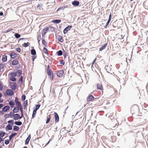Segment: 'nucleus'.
Masks as SVG:
<instances>
[{
  "label": "nucleus",
  "mask_w": 148,
  "mask_h": 148,
  "mask_svg": "<svg viewBox=\"0 0 148 148\" xmlns=\"http://www.w3.org/2000/svg\"><path fill=\"white\" fill-rule=\"evenodd\" d=\"M6 93L7 95H5V94H4V95L5 96H6L7 95L9 96H12L14 94V92L11 89H7L6 90Z\"/></svg>",
  "instance_id": "nucleus-1"
},
{
  "label": "nucleus",
  "mask_w": 148,
  "mask_h": 148,
  "mask_svg": "<svg viewBox=\"0 0 148 148\" xmlns=\"http://www.w3.org/2000/svg\"><path fill=\"white\" fill-rule=\"evenodd\" d=\"M10 88L13 90H15L16 88L17 85L15 82H10Z\"/></svg>",
  "instance_id": "nucleus-2"
},
{
  "label": "nucleus",
  "mask_w": 148,
  "mask_h": 148,
  "mask_svg": "<svg viewBox=\"0 0 148 148\" xmlns=\"http://www.w3.org/2000/svg\"><path fill=\"white\" fill-rule=\"evenodd\" d=\"M64 74V71L63 70H60L56 72L57 75L59 77H62Z\"/></svg>",
  "instance_id": "nucleus-3"
},
{
  "label": "nucleus",
  "mask_w": 148,
  "mask_h": 148,
  "mask_svg": "<svg viewBox=\"0 0 148 148\" xmlns=\"http://www.w3.org/2000/svg\"><path fill=\"white\" fill-rule=\"evenodd\" d=\"M47 73L48 75L50 77V79L51 80L53 79V73L52 70L47 71Z\"/></svg>",
  "instance_id": "nucleus-4"
},
{
  "label": "nucleus",
  "mask_w": 148,
  "mask_h": 148,
  "mask_svg": "<svg viewBox=\"0 0 148 148\" xmlns=\"http://www.w3.org/2000/svg\"><path fill=\"white\" fill-rule=\"evenodd\" d=\"M72 27L70 25H69L66 27L63 30L64 34H66L67 32L69 31Z\"/></svg>",
  "instance_id": "nucleus-5"
},
{
  "label": "nucleus",
  "mask_w": 148,
  "mask_h": 148,
  "mask_svg": "<svg viewBox=\"0 0 148 148\" xmlns=\"http://www.w3.org/2000/svg\"><path fill=\"white\" fill-rule=\"evenodd\" d=\"M12 116L13 117L14 119L15 120L20 119V115L18 114H13Z\"/></svg>",
  "instance_id": "nucleus-6"
},
{
  "label": "nucleus",
  "mask_w": 148,
  "mask_h": 148,
  "mask_svg": "<svg viewBox=\"0 0 148 148\" xmlns=\"http://www.w3.org/2000/svg\"><path fill=\"white\" fill-rule=\"evenodd\" d=\"M56 123H58L59 120V118L58 114L56 112L54 113Z\"/></svg>",
  "instance_id": "nucleus-7"
},
{
  "label": "nucleus",
  "mask_w": 148,
  "mask_h": 148,
  "mask_svg": "<svg viewBox=\"0 0 148 148\" xmlns=\"http://www.w3.org/2000/svg\"><path fill=\"white\" fill-rule=\"evenodd\" d=\"M10 108L9 106H6L3 107L2 109V110L4 112H7L8 110Z\"/></svg>",
  "instance_id": "nucleus-8"
},
{
  "label": "nucleus",
  "mask_w": 148,
  "mask_h": 148,
  "mask_svg": "<svg viewBox=\"0 0 148 148\" xmlns=\"http://www.w3.org/2000/svg\"><path fill=\"white\" fill-rule=\"evenodd\" d=\"M15 101L16 103V106L17 107L21 106V103L18 101V98L17 97H16L15 100Z\"/></svg>",
  "instance_id": "nucleus-9"
},
{
  "label": "nucleus",
  "mask_w": 148,
  "mask_h": 148,
  "mask_svg": "<svg viewBox=\"0 0 148 148\" xmlns=\"http://www.w3.org/2000/svg\"><path fill=\"white\" fill-rule=\"evenodd\" d=\"M79 2L77 1H74L72 2V4L74 6H77L79 5Z\"/></svg>",
  "instance_id": "nucleus-10"
},
{
  "label": "nucleus",
  "mask_w": 148,
  "mask_h": 148,
  "mask_svg": "<svg viewBox=\"0 0 148 148\" xmlns=\"http://www.w3.org/2000/svg\"><path fill=\"white\" fill-rule=\"evenodd\" d=\"M94 97L92 95H89L87 98V101H90L94 99Z\"/></svg>",
  "instance_id": "nucleus-11"
},
{
  "label": "nucleus",
  "mask_w": 148,
  "mask_h": 148,
  "mask_svg": "<svg viewBox=\"0 0 148 148\" xmlns=\"http://www.w3.org/2000/svg\"><path fill=\"white\" fill-rule=\"evenodd\" d=\"M17 56V55L14 52L11 53L10 54V56L11 58L13 59H15Z\"/></svg>",
  "instance_id": "nucleus-12"
},
{
  "label": "nucleus",
  "mask_w": 148,
  "mask_h": 148,
  "mask_svg": "<svg viewBox=\"0 0 148 148\" xmlns=\"http://www.w3.org/2000/svg\"><path fill=\"white\" fill-rule=\"evenodd\" d=\"M7 56L5 55L2 56V60L3 62H5L7 61Z\"/></svg>",
  "instance_id": "nucleus-13"
},
{
  "label": "nucleus",
  "mask_w": 148,
  "mask_h": 148,
  "mask_svg": "<svg viewBox=\"0 0 148 148\" xmlns=\"http://www.w3.org/2000/svg\"><path fill=\"white\" fill-rule=\"evenodd\" d=\"M6 131H7V130H12V126L11 125L9 124L6 126Z\"/></svg>",
  "instance_id": "nucleus-14"
},
{
  "label": "nucleus",
  "mask_w": 148,
  "mask_h": 148,
  "mask_svg": "<svg viewBox=\"0 0 148 148\" xmlns=\"http://www.w3.org/2000/svg\"><path fill=\"white\" fill-rule=\"evenodd\" d=\"M48 30H49V29L47 27L46 28L44 29H43V32L42 33V34L43 37L45 36Z\"/></svg>",
  "instance_id": "nucleus-15"
},
{
  "label": "nucleus",
  "mask_w": 148,
  "mask_h": 148,
  "mask_svg": "<svg viewBox=\"0 0 148 148\" xmlns=\"http://www.w3.org/2000/svg\"><path fill=\"white\" fill-rule=\"evenodd\" d=\"M19 110V107H15L13 109V111L14 113H17L18 112Z\"/></svg>",
  "instance_id": "nucleus-16"
},
{
  "label": "nucleus",
  "mask_w": 148,
  "mask_h": 148,
  "mask_svg": "<svg viewBox=\"0 0 148 148\" xmlns=\"http://www.w3.org/2000/svg\"><path fill=\"white\" fill-rule=\"evenodd\" d=\"M107 43H106L105 44H104L100 48H99V51H102L103 49H105L106 48V47L107 46Z\"/></svg>",
  "instance_id": "nucleus-17"
},
{
  "label": "nucleus",
  "mask_w": 148,
  "mask_h": 148,
  "mask_svg": "<svg viewBox=\"0 0 148 148\" xmlns=\"http://www.w3.org/2000/svg\"><path fill=\"white\" fill-rule=\"evenodd\" d=\"M31 138L30 135H29L27 138L26 139V140L25 141V145L28 144L29 143V142L30 140V139Z\"/></svg>",
  "instance_id": "nucleus-18"
},
{
  "label": "nucleus",
  "mask_w": 148,
  "mask_h": 148,
  "mask_svg": "<svg viewBox=\"0 0 148 148\" xmlns=\"http://www.w3.org/2000/svg\"><path fill=\"white\" fill-rule=\"evenodd\" d=\"M61 22V20L60 19L54 20L52 21V22L53 23L56 24L59 23Z\"/></svg>",
  "instance_id": "nucleus-19"
},
{
  "label": "nucleus",
  "mask_w": 148,
  "mask_h": 148,
  "mask_svg": "<svg viewBox=\"0 0 148 148\" xmlns=\"http://www.w3.org/2000/svg\"><path fill=\"white\" fill-rule=\"evenodd\" d=\"M58 40L59 41L61 42H62L64 41V40L63 39L62 37L60 36H58Z\"/></svg>",
  "instance_id": "nucleus-20"
},
{
  "label": "nucleus",
  "mask_w": 148,
  "mask_h": 148,
  "mask_svg": "<svg viewBox=\"0 0 148 148\" xmlns=\"http://www.w3.org/2000/svg\"><path fill=\"white\" fill-rule=\"evenodd\" d=\"M18 63V61L17 60H14L12 62V64L13 66L17 64Z\"/></svg>",
  "instance_id": "nucleus-21"
},
{
  "label": "nucleus",
  "mask_w": 148,
  "mask_h": 148,
  "mask_svg": "<svg viewBox=\"0 0 148 148\" xmlns=\"http://www.w3.org/2000/svg\"><path fill=\"white\" fill-rule=\"evenodd\" d=\"M22 71L20 70H18L17 72H16V73L18 77H20L21 73Z\"/></svg>",
  "instance_id": "nucleus-22"
},
{
  "label": "nucleus",
  "mask_w": 148,
  "mask_h": 148,
  "mask_svg": "<svg viewBox=\"0 0 148 148\" xmlns=\"http://www.w3.org/2000/svg\"><path fill=\"white\" fill-rule=\"evenodd\" d=\"M17 134V133L16 132H15L14 133H12L11 135H10L9 137V139L10 140H11L12 138V137L16 135Z\"/></svg>",
  "instance_id": "nucleus-23"
},
{
  "label": "nucleus",
  "mask_w": 148,
  "mask_h": 148,
  "mask_svg": "<svg viewBox=\"0 0 148 148\" xmlns=\"http://www.w3.org/2000/svg\"><path fill=\"white\" fill-rule=\"evenodd\" d=\"M31 54L33 56H34L36 55V51L35 49H32L31 50Z\"/></svg>",
  "instance_id": "nucleus-24"
},
{
  "label": "nucleus",
  "mask_w": 148,
  "mask_h": 148,
  "mask_svg": "<svg viewBox=\"0 0 148 148\" xmlns=\"http://www.w3.org/2000/svg\"><path fill=\"white\" fill-rule=\"evenodd\" d=\"M9 104L11 106V107L12 108L14 107L13 106L15 104L14 102L13 101H10L9 102Z\"/></svg>",
  "instance_id": "nucleus-25"
},
{
  "label": "nucleus",
  "mask_w": 148,
  "mask_h": 148,
  "mask_svg": "<svg viewBox=\"0 0 148 148\" xmlns=\"http://www.w3.org/2000/svg\"><path fill=\"white\" fill-rule=\"evenodd\" d=\"M15 124L17 125L20 126L22 124V122L20 121H16L15 122Z\"/></svg>",
  "instance_id": "nucleus-26"
},
{
  "label": "nucleus",
  "mask_w": 148,
  "mask_h": 148,
  "mask_svg": "<svg viewBox=\"0 0 148 148\" xmlns=\"http://www.w3.org/2000/svg\"><path fill=\"white\" fill-rule=\"evenodd\" d=\"M42 44L45 47H47L48 46L47 43L45 41L44 39H42Z\"/></svg>",
  "instance_id": "nucleus-27"
},
{
  "label": "nucleus",
  "mask_w": 148,
  "mask_h": 148,
  "mask_svg": "<svg viewBox=\"0 0 148 148\" xmlns=\"http://www.w3.org/2000/svg\"><path fill=\"white\" fill-rule=\"evenodd\" d=\"M57 54L58 56H61L63 54V52L61 50H60L57 52Z\"/></svg>",
  "instance_id": "nucleus-28"
},
{
  "label": "nucleus",
  "mask_w": 148,
  "mask_h": 148,
  "mask_svg": "<svg viewBox=\"0 0 148 148\" xmlns=\"http://www.w3.org/2000/svg\"><path fill=\"white\" fill-rule=\"evenodd\" d=\"M19 129V127L16 126H14L13 127V130L14 131H18Z\"/></svg>",
  "instance_id": "nucleus-29"
},
{
  "label": "nucleus",
  "mask_w": 148,
  "mask_h": 148,
  "mask_svg": "<svg viewBox=\"0 0 148 148\" xmlns=\"http://www.w3.org/2000/svg\"><path fill=\"white\" fill-rule=\"evenodd\" d=\"M6 134V133L3 132L2 131H0V137H3Z\"/></svg>",
  "instance_id": "nucleus-30"
},
{
  "label": "nucleus",
  "mask_w": 148,
  "mask_h": 148,
  "mask_svg": "<svg viewBox=\"0 0 148 148\" xmlns=\"http://www.w3.org/2000/svg\"><path fill=\"white\" fill-rule=\"evenodd\" d=\"M23 77L22 76H21L18 81V84H19L21 85L22 84L23 82Z\"/></svg>",
  "instance_id": "nucleus-31"
},
{
  "label": "nucleus",
  "mask_w": 148,
  "mask_h": 148,
  "mask_svg": "<svg viewBox=\"0 0 148 148\" xmlns=\"http://www.w3.org/2000/svg\"><path fill=\"white\" fill-rule=\"evenodd\" d=\"M43 51L44 53H45L47 55L48 54V52L47 49L46 48L44 47L43 49Z\"/></svg>",
  "instance_id": "nucleus-32"
},
{
  "label": "nucleus",
  "mask_w": 148,
  "mask_h": 148,
  "mask_svg": "<svg viewBox=\"0 0 148 148\" xmlns=\"http://www.w3.org/2000/svg\"><path fill=\"white\" fill-rule=\"evenodd\" d=\"M97 88L98 89L102 90L103 88L102 85L100 84H97Z\"/></svg>",
  "instance_id": "nucleus-33"
},
{
  "label": "nucleus",
  "mask_w": 148,
  "mask_h": 148,
  "mask_svg": "<svg viewBox=\"0 0 148 148\" xmlns=\"http://www.w3.org/2000/svg\"><path fill=\"white\" fill-rule=\"evenodd\" d=\"M11 77H16L17 75V74L16 72H12L10 74Z\"/></svg>",
  "instance_id": "nucleus-34"
},
{
  "label": "nucleus",
  "mask_w": 148,
  "mask_h": 148,
  "mask_svg": "<svg viewBox=\"0 0 148 148\" xmlns=\"http://www.w3.org/2000/svg\"><path fill=\"white\" fill-rule=\"evenodd\" d=\"M14 36L16 38H18L21 37V35L18 33H15L14 34Z\"/></svg>",
  "instance_id": "nucleus-35"
},
{
  "label": "nucleus",
  "mask_w": 148,
  "mask_h": 148,
  "mask_svg": "<svg viewBox=\"0 0 148 148\" xmlns=\"http://www.w3.org/2000/svg\"><path fill=\"white\" fill-rule=\"evenodd\" d=\"M36 111L35 110H34L33 112V113H32V118H34L35 117V115L36 114Z\"/></svg>",
  "instance_id": "nucleus-36"
},
{
  "label": "nucleus",
  "mask_w": 148,
  "mask_h": 148,
  "mask_svg": "<svg viewBox=\"0 0 148 148\" xmlns=\"http://www.w3.org/2000/svg\"><path fill=\"white\" fill-rule=\"evenodd\" d=\"M10 80L12 82H15L16 80V79L14 77H10Z\"/></svg>",
  "instance_id": "nucleus-37"
},
{
  "label": "nucleus",
  "mask_w": 148,
  "mask_h": 148,
  "mask_svg": "<svg viewBox=\"0 0 148 148\" xmlns=\"http://www.w3.org/2000/svg\"><path fill=\"white\" fill-rule=\"evenodd\" d=\"M50 119H51V116H50V115H49V116L47 117V119L46 122V124H47L49 122Z\"/></svg>",
  "instance_id": "nucleus-38"
},
{
  "label": "nucleus",
  "mask_w": 148,
  "mask_h": 148,
  "mask_svg": "<svg viewBox=\"0 0 148 148\" xmlns=\"http://www.w3.org/2000/svg\"><path fill=\"white\" fill-rule=\"evenodd\" d=\"M41 39V35L40 34H39L38 36L37 40L38 43H39V42Z\"/></svg>",
  "instance_id": "nucleus-39"
},
{
  "label": "nucleus",
  "mask_w": 148,
  "mask_h": 148,
  "mask_svg": "<svg viewBox=\"0 0 148 148\" xmlns=\"http://www.w3.org/2000/svg\"><path fill=\"white\" fill-rule=\"evenodd\" d=\"M63 54L64 58H65L67 56V53L66 51L65 50H63Z\"/></svg>",
  "instance_id": "nucleus-40"
},
{
  "label": "nucleus",
  "mask_w": 148,
  "mask_h": 148,
  "mask_svg": "<svg viewBox=\"0 0 148 148\" xmlns=\"http://www.w3.org/2000/svg\"><path fill=\"white\" fill-rule=\"evenodd\" d=\"M40 106V104L36 105L35 109H34V110H35L36 111H37V110L39 109Z\"/></svg>",
  "instance_id": "nucleus-41"
},
{
  "label": "nucleus",
  "mask_w": 148,
  "mask_h": 148,
  "mask_svg": "<svg viewBox=\"0 0 148 148\" xmlns=\"http://www.w3.org/2000/svg\"><path fill=\"white\" fill-rule=\"evenodd\" d=\"M14 114V113H13L12 112H10V113L8 114H5V116H12L13 114Z\"/></svg>",
  "instance_id": "nucleus-42"
},
{
  "label": "nucleus",
  "mask_w": 148,
  "mask_h": 148,
  "mask_svg": "<svg viewBox=\"0 0 148 148\" xmlns=\"http://www.w3.org/2000/svg\"><path fill=\"white\" fill-rule=\"evenodd\" d=\"M8 123L9 124H11L12 125L14 124V121L12 120H10L8 121Z\"/></svg>",
  "instance_id": "nucleus-43"
},
{
  "label": "nucleus",
  "mask_w": 148,
  "mask_h": 148,
  "mask_svg": "<svg viewBox=\"0 0 148 148\" xmlns=\"http://www.w3.org/2000/svg\"><path fill=\"white\" fill-rule=\"evenodd\" d=\"M10 139H6L5 140L4 142L5 144L6 145H7L9 144L10 143Z\"/></svg>",
  "instance_id": "nucleus-44"
},
{
  "label": "nucleus",
  "mask_w": 148,
  "mask_h": 148,
  "mask_svg": "<svg viewBox=\"0 0 148 148\" xmlns=\"http://www.w3.org/2000/svg\"><path fill=\"white\" fill-rule=\"evenodd\" d=\"M29 45V42L24 43L23 44V46L25 47H27Z\"/></svg>",
  "instance_id": "nucleus-45"
},
{
  "label": "nucleus",
  "mask_w": 148,
  "mask_h": 148,
  "mask_svg": "<svg viewBox=\"0 0 148 148\" xmlns=\"http://www.w3.org/2000/svg\"><path fill=\"white\" fill-rule=\"evenodd\" d=\"M22 99L23 101H24L26 99V96L24 94L22 96Z\"/></svg>",
  "instance_id": "nucleus-46"
},
{
  "label": "nucleus",
  "mask_w": 148,
  "mask_h": 148,
  "mask_svg": "<svg viewBox=\"0 0 148 148\" xmlns=\"http://www.w3.org/2000/svg\"><path fill=\"white\" fill-rule=\"evenodd\" d=\"M27 100H26L25 101H24L23 103V104L24 105V106L25 107H25L27 105Z\"/></svg>",
  "instance_id": "nucleus-47"
},
{
  "label": "nucleus",
  "mask_w": 148,
  "mask_h": 148,
  "mask_svg": "<svg viewBox=\"0 0 148 148\" xmlns=\"http://www.w3.org/2000/svg\"><path fill=\"white\" fill-rule=\"evenodd\" d=\"M4 67V64L3 63H1L0 64V67L1 68H3Z\"/></svg>",
  "instance_id": "nucleus-48"
},
{
  "label": "nucleus",
  "mask_w": 148,
  "mask_h": 148,
  "mask_svg": "<svg viewBox=\"0 0 148 148\" xmlns=\"http://www.w3.org/2000/svg\"><path fill=\"white\" fill-rule=\"evenodd\" d=\"M19 110H20V112H21V113H23V109L22 107V106H19Z\"/></svg>",
  "instance_id": "nucleus-49"
},
{
  "label": "nucleus",
  "mask_w": 148,
  "mask_h": 148,
  "mask_svg": "<svg viewBox=\"0 0 148 148\" xmlns=\"http://www.w3.org/2000/svg\"><path fill=\"white\" fill-rule=\"evenodd\" d=\"M48 28L52 32H53L54 31V28L52 27H49Z\"/></svg>",
  "instance_id": "nucleus-50"
},
{
  "label": "nucleus",
  "mask_w": 148,
  "mask_h": 148,
  "mask_svg": "<svg viewBox=\"0 0 148 148\" xmlns=\"http://www.w3.org/2000/svg\"><path fill=\"white\" fill-rule=\"evenodd\" d=\"M16 51L18 52H21V49L19 47H18L16 48Z\"/></svg>",
  "instance_id": "nucleus-51"
},
{
  "label": "nucleus",
  "mask_w": 148,
  "mask_h": 148,
  "mask_svg": "<svg viewBox=\"0 0 148 148\" xmlns=\"http://www.w3.org/2000/svg\"><path fill=\"white\" fill-rule=\"evenodd\" d=\"M60 63L61 64L64 65L65 64V62H64L63 60H62L60 61Z\"/></svg>",
  "instance_id": "nucleus-52"
},
{
  "label": "nucleus",
  "mask_w": 148,
  "mask_h": 148,
  "mask_svg": "<svg viewBox=\"0 0 148 148\" xmlns=\"http://www.w3.org/2000/svg\"><path fill=\"white\" fill-rule=\"evenodd\" d=\"M3 89V86L1 84V83L0 82V90L2 91Z\"/></svg>",
  "instance_id": "nucleus-53"
},
{
  "label": "nucleus",
  "mask_w": 148,
  "mask_h": 148,
  "mask_svg": "<svg viewBox=\"0 0 148 148\" xmlns=\"http://www.w3.org/2000/svg\"><path fill=\"white\" fill-rule=\"evenodd\" d=\"M50 66L49 65H48L47 66V71H50L51 70V69H49Z\"/></svg>",
  "instance_id": "nucleus-54"
},
{
  "label": "nucleus",
  "mask_w": 148,
  "mask_h": 148,
  "mask_svg": "<svg viewBox=\"0 0 148 148\" xmlns=\"http://www.w3.org/2000/svg\"><path fill=\"white\" fill-rule=\"evenodd\" d=\"M110 22V21H107V22L106 23V26H105V28H106L107 27V26L109 24Z\"/></svg>",
  "instance_id": "nucleus-55"
},
{
  "label": "nucleus",
  "mask_w": 148,
  "mask_h": 148,
  "mask_svg": "<svg viewBox=\"0 0 148 148\" xmlns=\"http://www.w3.org/2000/svg\"><path fill=\"white\" fill-rule=\"evenodd\" d=\"M12 30L11 29H9L6 30V32H8Z\"/></svg>",
  "instance_id": "nucleus-56"
},
{
  "label": "nucleus",
  "mask_w": 148,
  "mask_h": 148,
  "mask_svg": "<svg viewBox=\"0 0 148 148\" xmlns=\"http://www.w3.org/2000/svg\"><path fill=\"white\" fill-rule=\"evenodd\" d=\"M36 58V57H34V56H32V61H34V60Z\"/></svg>",
  "instance_id": "nucleus-57"
},
{
  "label": "nucleus",
  "mask_w": 148,
  "mask_h": 148,
  "mask_svg": "<svg viewBox=\"0 0 148 148\" xmlns=\"http://www.w3.org/2000/svg\"><path fill=\"white\" fill-rule=\"evenodd\" d=\"M23 116V113H21V116H20V119H21Z\"/></svg>",
  "instance_id": "nucleus-58"
},
{
  "label": "nucleus",
  "mask_w": 148,
  "mask_h": 148,
  "mask_svg": "<svg viewBox=\"0 0 148 148\" xmlns=\"http://www.w3.org/2000/svg\"><path fill=\"white\" fill-rule=\"evenodd\" d=\"M42 5L41 4H38L37 5V8H41L42 7Z\"/></svg>",
  "instance_id": "nucleus-59"
},
{
  "label": "nucleus",
  "mask_w": 148,
  "mask_h": 148,
  "mask_svg": "<svg viewBox=\"0 0 148 148\" xmlns=\"http://www.w3.org/2000/svg\"><path fill=\"white\" fill-rule=\"evenodd\" d=\"M3 111L2 110V111H0V115L3 114Z\"/></svg>",
  "instance_id": "nucleus-60"
},
{
  "label": "nucleus",
  "mask_w": 148,
  "mask_h": 148,
  "mask_svg": "<svg viewBox=\"0 0 148 148\" xmlns=\"http://www.w3.org/2000/svg\"><path fill=\"white\" fill-rule=\"evenodd\" d=\"M3 13L2 12H0V15L1 16H3Z\"/></svg>",
  "instance_id": "nucleus-61"
},
{
  "label": "nucleus",
  "mask_w": 148,
  "mask_h": 148,
  "mask_svg": "<svg viewBox=\"0 0 148 148\" xmlns=\"http://www.w3.org/2000/svg\"><path fill=\"white\" fill-rule=\"evenodd\" d=\"M3 106V105L2 104H0V108H2Z\"/></svg>",
  "instance_id": "nucleus-62"
},
{
  "label": "nucleus",
  "mask_w": 148,
  "mask_h": 148,
  "mask_svg": "<svg viewBox=\"0 0 148 148\" xmlns=\"http://www.w3.org/2000/svg\"><path fill=\"white\" fill-rule=\"evenodd\" d=\"M3 141V139L2 138L0 137V143Z\"/></svg>",
  "instance_id": "nucleus-63"
},
{
  "label": "nucleus",
  "mask_w": 148,
  "mask_h": 148,
  "mask_svg": "<svg viewBox=\"0 0 148 148\" xmlns=\"http://www.w3.org/2000/svg\"><path fill=\"white\" fill-rule=\"evenodd\" d=\"M111 19V18L109 17V18L108 19V21H110Z\"/></svg>",
  "instance_id": "nucleus-64"
}]
</instances>
